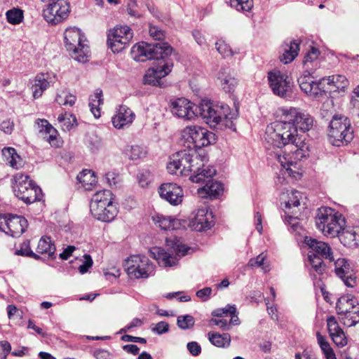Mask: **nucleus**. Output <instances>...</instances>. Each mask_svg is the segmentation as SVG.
Wrapping results in <instances>:
<instances>
[{
	"label": "nucleus",
	"instance_id": "1",
	"mask_svg": "<svg viewBox=\"0 0 359 359\" xmlns=\"http://www.w3.org/2000/svg\"><path fill=\"white\" fill-rule=\"evenodd\" d=\"M281 121L268 126L265 133V140L269 146L281 149L290 145L291 154L283 156L276 153L277 161L284 168L292 164L294 161H300L309 156L308 146L297 134L298 129L302 132L309 131L313 125V118L299 108L285 107L280 109Z\"/></svg>",
	"mask_w": 359,
	"mask_h": 359
},
{
	"label": "nucleus",
	"instance_id": "2",
	"mask_svg": "<svg viewBox=\"0 0 359 359\" xmlns=\"http://www.w3.org/2000/svg\"><path fill=\"white\" fill-rule=\"evenodd\" d=\"M172 50L168 43L161 41L152 44L141 41L133 46L131 53L134 60L139 62L148 60L157 61V64L145 74L144 83L161 86V79L171 72L173 66L172 60L168 58Z\"/></svg>",
	"mask_w": 359,
	"mask_h": 359
},
{
	"label": "nucleus",
	"instance_id": "3",
	"mask_svg": "<svg viewBox=\"0 0 359 359\" xmlns=\"http://www.w3.org/2000/svg\"><path fill=\"white\" fill-rule=\"evenodd\" d=\"M196 115L198 114L210 128H215L222 124L231 127L232 120L238 116V109L231 112L227 104L215 102L209 100H202L196 107Z\"/></svg>",
	"mask_w": 359,
	"mask_h": 359
},
{
	"label": "nucleus",
	"instance_id": "4",
	"mask_svg": "<svg viewBox=\"0 0 359 359\" xmlns=\"http://www.w3.org/2000/svg\"><path fill=\"white\" fill-rule=\"evenodd\" d=\"M187 149L179 151L170 156L167 169L170 174L187 175L194 170L195 166H201L202 161L206 160L205 156L198 154L196 150L187 145Z\"/></svg>",
	"mask_w": 359,
	"mask_h": 359
},
{
	"label": "nucleus",
	"instance_id": "5",
	"mask_svg": "<svg viewBox=\"0 0 359 359\" xmlns=\"http://www.w3.org/2000/svg\"><path fill=\"white\" fill-rule=\"evenodd\" d=\"M317 228L331 238L338 237L346 225L344 216L333 208H318L315 217Z\"/></svg>",
	"mask_w": 359,
	"mask_h": 359
},
{
	"label": "nucleus",
	"instance_id": "6",
	"mask_svg": "<svg viewBox=\"0 0 359 359\" xmlns=\"http://www.w3.org/2000/svg\"><path fill=\"white\" fill-rule=\"evenodd\" d=\"M353 138L351 120L341 114L333 116L328 129L330 142L335 147L346 145Z\"/></svg>",
	"mask_w": 359,
	"mask_h": 359
},
{
	"label": "nucleus",
	"instance_id": "7",
	"mask_svg": "<svg viewBox=\"0 0 359 359\" xmlns=\"http://www.w3.org/2000/svg\"><path fill=\"white\" fill-rule=\"evenodd\" d=\"M13 192L26 204L40 201L43 198L41 189L27 175L19 172L14 176Z\"/></svg>",
	"mask_w": 359,
	"mask_h": 359
},
{
	"label": "nucleus",
	"instance_id": "8",
	"mask_svg": "<svg viewBox=\"0 0 359 359\" xmlns=\"http://www.w3.org/2000/svg\"><path fill=\"white\" fill-rule=\"evenodd\" d=\"M85 36L76 27L66 29L64 33L65 46L76 60L85 62L88 60V47L83 43Z\"/></svg>",
	"mask_w": 359,
	"mask_h": 359
},
{
	"label": "nucleus",
	"instance_id": "9",
	"mask_svg": "<svg viewBox=\"0 0 359 359\" xmlns=\"http://www.w3.org/2000/svg\"><path fill=\"white\" fill-rule=\"evenodd\" d=\"M182 137L195 150L214 144L216 141L215 133L198 126H187L182 132Z\"/></svg>",
	"mask_w": 359,
	"mask_h": 359
},
{
	"label": "nucleus",
	"instance_id": "10",
	"mask_svg": "<svg viewBox=\"0 0 359 359\" xmlns=\"http://www.w3.org/2000/svg\"><path fill=\"white\" fill-rule=\"evenodd\" d=\"M128 274L135 278H147L154 273L155 266L145 255H131L126 260Z\"/></svg>",
	"mask_w": 359,
	"mask_h": 359
},
{
	"label": "nucleus",
	"instance_id": "11",
	"mask_svg": "<svg viewBox=\"0 0 359 359\" xmlns=\"http://www.w3.org/2000/svg\"><path fill=\"white\" fill-rule=\"evenodd\" d=\"M133 36V33L128 26H117L109 31L108 46L114 53H119L129 44Z\"/></svg>",
	"mask_w": 359,
	"mask_h": 359
},
{
	"label": "nucleus",
	"instance_id": "12",
	"mask_svg": "<svg viewBox=\"0 0 359 359\" xmlns=\"http://www.w3.org/2000/svg\"><path fill=\"white\" fill-rule=\"evenodd\" d=\"M43 9L45 20L52 25H57L66 20L70 13V6L67 0H50Z\"/></svg>",
	"mask_w": 359,
	"mask_h": 359
},
{
	"label": "nucleus",
	"instance_id": "13",
	"mask_svg": "<svg viewBox=\"0 0 359 359\" xmlns=\"http://www.w3.org/2000/svg\"><path fill=\"white\" fill-rule=\"evenodd\" d=\"M268 81L273 94L283 98L291 96L293 83L287 75L280 71L269 72Z\"/></svg>",
	"mask_w": 359,
	"mask_h": 359
},
{
	"label": "nucleus",
	"instance_id": "14",
	"mask_svg": "<svg viewBox=\"0 0 359 359\" xmlns=\"http://www.w3.org/2000/svg\"><path fill=\"white\" fill-rule=\"evenodd\" d=\"M306 72L307 74H304L298 79L301 90L306 95L315 98L325 95L327 91L325 86V77L316 82L311 76V72L308 70Z\"/></svg>",
	"mask_w": 359,
	"mask_h": 359
},
{
	"label": "nucleus",
	"instance_id": "15",
	"mask_svg": "<svg viewBox=\"0 0 359 359\" xmlns=\"http://www.w3.org/2000/svg\"><path fill=\"white\" fill-rule=\"evenodd\" d=\"M169 107L172 114L178 118L191 120L196 116L197 106L184 97L171 100Z\"/></svg>",
	"mask_w": 359,
	"mask_h": 359
},
{
	"label": "nucleus",
	"instance_id": "16",
	"mask_svg": "<svg viewBox=\"0 0 359 359\" xmlns=\"http://www.w3.org/2000/svg\"><path fill=\"white\" fill-rule=\"evenodd\" d=\"M334 272L347 287H354L356 278L354 276L353 265L349 260L339 258L334 261Z\"/></svg>",
	"mask_w": 359,
	"mask_h": 359
},
{
	"label": "nucleus",
	"instance_id": "17",
	"mask_svg": "<svg viewBox=\"0 0 359 359\" xmlns=\"http://www.w3.org/2000/svg\"><path fill=\"white\" fill-rule=\"evenodd\" d=\"M90 210L95 218L98 220L109 222L117 215L118 210L114 203H90Z\"/></svg>",
	"mask_w": 359,
	"mask_h": 359
},
{
	"label": "nucleus",
	"instance_id": "18",
	"mask_svg": "<svg viewBox=\"0 0 359 359\" xmlns=\"http://www.w3.org/2000/svg\"><path fill=\"white\" fill-rule=\"evenodd\" d=\"M158 193L162 198L173 205L181 203L184 196L182 189L175 183L161 184L158 189Z\"/></svg>",
	"mask_w": 359,
	"mask_h": 359
},
{
	"label": "nucleus",
	"instance_id": "19",
	"mask_svg": "<svg viewBox=\"0 0 359 359\" xmlns=\"http://www.w3.org/2000/svg\"><path fill=\"white\" fill-rule=\"evenodd\" d=\"M304 243L311 249L310 252L320 256L330 262L334 261L332 248L327 243L307 236L304 239Z\"/></svg>",
	"mask_w": 359,
	"mask_h": 359
},
{
	"label": "nucleus",
	"instance_id": "20",
	"mask_svg": "<svg viewBox=\"0 0 359 359\" xmlns=\"http://www.w3.org/2000/svg\"><path fill=\"white\" fill-rule=\"evenodd\" d=\"M213 225L212 213H208V210L205 208L198 209L191 221V227L197 231L208 230Z\"/></svg>",
	"mask_w": 359,
	"mask_h": 359
},
{
	"label": "nucleus",
	"instance_id": "21",
	"mask_svg": "<svg viewBox=\"0 0 359 359\" xmlns=\"http://www.w3.org/2000/svg\"><path fill=\"white\" fill-rule=\"evenodd\" d=\"M327 329L333 342L339 347H344L348 343L347 337L333 316L327 318Z\"/></svg>",
	"mask_w": 359,
	"mask_h": 359
},
{
	"label": "nucleus",
	"instance_id": "22",
	"mask_svg": "<svg viewBox=\"0 0 359 359\" xmlns=\"http://www.w3.org/2000/svg\"><path fill=\"white\" fill-rule=\"evenodd\" d=\"M6 234L12 237L20 236L27 229L28 222L23 216L8 214Z\"/></svg>",
	"mask_w": 359,
	"mask_h": 359
},
{
	"label": "nucleus",
	"instance_id": "23",
	"mask_svg": "<svg viewBox=\"0 0 359 359\" xmlns=\"http://www.w3.org/2000/svg\"><path fill=\"white\" fill-rule=\"evenodd\" d=\"M54 81L48 73H39L34 77L32 86V95L34 99H38L42 96L44 91L46 90Z\"/></svg>",
	"mask_w": 359,
	"mask_h": 359
},
{
	"label": "nucleus",
	"instance_id": "24",
	"mask_svg": "<svg viewBox=\"0 0 359 359\" xmlns=\"http://www.w3.org/2000/svg\"><path fill=\"white\" fill-rule=\"evenodd\" d=\"M345 247L357 248L359 246V226L346 225L337 237Z\"/></svg>",
	"mask_w": 359,
	"mask_h": 359
},
{
	"label": "nucleus",
	"instance_id": "25",
	"mask_svg": "<svg viewBox=\"0 0 359 359\" xmlns=\"http://www.w3.org/2000/svg\"><path fill=\"white\" fill-rule=\"evenodd\" d=\"M299 51V43L295 40L286 39L280 47V60L284 64H289L296 58Z\"/></svg>",
	"mask_w": 359,
	"mask_h": 359
},
{
	"label": "nucleus",
	"instance_id": "26",
	"mask_svg": "<svg viewBox=\"0 0 359 359\" xmlns=\"http://www.w3.org/2000/svg\"><path fill=\"white\" fill-rule=\"evenodd\" d=\"M202 161L201 166H195L194 174L190 176V180L194 183H210L216 174V170L210 165H205Z\"/></svg>",
	"mask_w": 359,
	"mask_h": 359
},
{
	"label": "nucleus",
	"instance_id": "27",
	"mask_svg": "<svg viewBox=\"0 0 359 359\" xmlns=\"http://www.w3.org/2000/svg\"><path fill=\"white\" fill-rule=\"evenodd\" d=\"M135 115L126 105H121L117 114L112 117V123L116 128L121 129L125 126L130 125L133 121Z\"/></svg>",
	"mask_w": 359,
	"mask_h": 359
},
{
	"label": "nucleus",
	"instance_id": "28",
	"mask_svg": "<svg viewBox=\"0 0 359 359\" xmlns=\"http://www.w3.org/2000/svg\"><path fill=\"white\" fill-rule=\"evenodd\" d=\"M149 252L151 256L163 266H173L178 263L177 257L172 256L162 248L154 247L149 250Z\"/></svg>",
	"mask_w": 359,
	"mask_h": 359
},
{
	"label": "nucleus",
	"instance_id": "29",
	"mask_svg": "<svg viewBox=\"0 0 359 359\" xmlns=\"http://www.w3.org/2000/svg\"><path fill=\"white\" fill-rule=\"evenodd\" d=\"M223 184L217 181L212 180L203 187L198 189V194L201 198H217L223 193Z\"/></svg>",
	"mask_w": 359,
	"mask_h": 359
},
{
	"label": "nucleus",
	"instance_id": "30",
	"mask_svg": "<svg viewBox=\"0 0 359 359\" xmlns=\"http://www.w3.org/2000/svg\"><path fill=\"white\" fill-rule=\"evenodd\" d=\"M39 126L40 128L39 132L44 135L43 138L48 142L52 147H59L60 140L57 137V130L45 119L40 120Z\"/></svg>",
	"mask_w": 359,
	"mask_h": 359
},
{
	"label": "nucleus",
	"instance_id": "31",
	"mask_svg": "<svg viewBox=\"0 0 359 359\" xmlns=\"http://www.w3.org/2000/svg\"><path fill=\"white\" fill-rule=\"evenodd\" d=\"M356 306H359L357 300L351 295H344L339 297L337 302L336 310L340 318L344 317Z\"/></svg>",
	"mask_w": 359,
	"mask_h": 359
},
{
	"label": "nucleus",
	"instance_id": "32",
	"mask_svg": "<svg viewBox=\"0 0 359 359\" xmlns=\"http://www.w3.org/2000/svg\"><path fill=\"white\" fill-rule=\"evenodd\" d=\"M212 316L219 318H222L224 316L231 317V319L229 322V324L231 326L232 325H238L241 323L238 317V312L235 305L228 304L224 308L214 310L212 312Z\"/></svg>",
	"mask_w": 359,
	"mask_h": 359
},
{
	"label": "nucleus",
	"instance_id": "33",
	"mask_svg": "<svg viewBox=\"0 0 359 359\" xmlns=\"http://www.w3.org/2000/svg\"><path fill=\"white\" fill-rule=\"evenodd\" d=\"M55 246L50 236H43L39 241L36 253L47 255L52 259L55 258Z\"/></svg>",
	"mask_w": 359,
	"mask_h": 359
},
{
	"label": "nucleus",
	"instance_id": "34",
	"mask_svg": "<svg viewBox=\"0 0 359 359\" xmlns=\"http://www.w3.org/2000/svg\"><path fill=\"white\" fill-rule=\"evenodd\" d=\"M103 94L102 90L97 88L95 90L93 95L90 96L89 107L90 111L96 118L101 116L100 106L103 104Z\"/></svg>",
	"mask_w": 359,
	"mask_h": 359
},
{
	"label": "nucleus",
	"instance_id": "35",
	"mask_svg": "<svg viewBox=\"0 0 359 359\" xmlns=\"http://www.w3.org/2000/svg\"><path fill=\"white\" fill-rule=\"evenodd\" d=\"M208 335L210 343L218 348H226L230 346L231 339L229 333L210 332Z\"/></svg>",
	"mask_w": 359,
	"mask_h": 359
},
{
	"label": "nucleus",
	"instance_id": "36",
	"mask_svg": "<svg viewBox=\"0 0 359 359\" xmlns=\"http://www.w3.org/2000/svg\"><path fill=\"white\" fill-rule=\"evenodd\" d=\"M156 224L163 230H174L178 228L180 224L179 220L172 218V217L157 215L154 218Z\"/></svg>",
	"mask_w": 359,
	"mask_h": 359
},
{
	"label": "nucleus",
	"instance_id": "37",
	"mask_svg": "<svg viewBox=\"0 0 359 359\" xmlns=\"http://www.w3.org/2000/svg\"><path fill=\"white\" fill-rule=\"evenodd\" d=\"M57 121L64 131H69L78 124L75 115L69 113L60 114Z\"/></svg>",
	"mask_w": 359,
	"mask_h": 359
},
{
	"label": "nucleus",
	"instance_id": "38",
	"mask_svg": "<svg viewBox=\"0 0 359 359\" xmlns=\"http://www.w3.org/2000/svg\"><path fill=\"white\" fill-rule=\"evenodd\" d=\"M325 82L330 86H334L338 90L344 89L348 84V81L345 76L337 74L325 78Z\"/></svg>",
	"mask_w": 359,
	"mask_h": 359
},
{
	"label": "nucleus",
	"instance_id": "39",
	"mask_svg": "<svg viewBox=\"0 0 359 359\" xmlns=\"http://www.w3.org/2000/svg\"><path fill=\"white\" fill-rule=\"evenodd\" d=\"M15 254L20 256L32 257L36 260L41 259L40 255L32 250L29 240L25 241L20 245V248L16 250Z\"/></svg>",
	"mask_w": 359,
	"mask_h": 359
},
{
	"label": "nucleus",
	"instance_id": "40",
	"mask_svg": "<svg viewBox=\"0 0 359 359\" xmlns=\"http://www.w3.org/2000/svg\"><path fill=\"white\" fill-rule=\"evenodd\" d=\"M308 259L310 264L315 270V271H316L318 274H322L324 272L325 269V264L323 261L324 258L309 252Z\"/></svg>",
	"mask_w": 359,
	"mask_h": 359
},
{
	"label": "nucleus",
	"instance_id": "41",
	"mask_svg": "<svg viewBox=\"0 0 359 359\" xmlns=\"http://www.w3.org/2000/svg\"><path fill=\"white\" fill-rule=\"evenodd\" d=\"M113 194L109 190H102L97 191L93 196L91 203H95L97 205L100 203H113Z\"/></svg>",
	"mask_w": 359,
	"mask_h": 359
},
{
	"label": "nucleus",
	"instance_id": "42",
	"mask_svg": "<svg viewBox=\"0 0 359 359\" xmlns=\"http://www.w3.org/2000/svg\"><path fill=\"white\" fill-rule=\"evenodd\" d=\"M230 6L238 11L249 12L253 8V0H229Z\"/></svg>",
	"mask_w": 359,
	"mask_h": 359
},
{
	"label": "nucleus",
	"instance_id": "43",
	"mask_svg": "<svg viewBox=\"0 0 359 359\" xmlns=\"http://www.w3.org/2000/svg\"><path fill=\"white\" fill-rule=\"evenodd\" d=\"M222 89L227 93L233 94L238 85V80L231 75H226L221 81Z\"/></svg>",
	"mask_w": 359,
	"mask_h": 359
},
{
	"label": "nucleus",
	"instance_id": "44",
	"mask_svg": "<svg viewBox=\"0 0 359 359\" xmlns=\"http://www.w3.org/2000/svg\"><path fill=\"white\" fill-rule=\"evenodd\" d=\"M76 100V97L75 95L67 93L66 91H62L60 94H57L55 98V101L60 105L64 106H73Z\"/></svg>",
	"mask_w": 359,
	"mask_h": 359
},
{
	"label": "nucleus",
	"instance_id": "45",
	"mask_svg": "<svg viewBox=\"0 0 359 359\" xmlns=\"http://www.w3.org/2000/svg\"><path fill=\"white\" fill-rule=\"evenodd\" d=\"M341 321L344 325L351 327L359 323V306H356V307L350 311L346 316L344 317H341Z\"/></svg>",
	"mask_w": 359,
	"mask_h": 359
},
{
	"label": "nucleus",
	"instance_id": "46",
	"mask_svg": "<svg viewBox=\"0 0 359 359\" xmlns=\"http://www.w3.org/2000/svg\"><path fill=\"white\" fill-rule=\"evenodd\" d=\"M285 224L290 226L291 231L299 233V231L302 229V227L299 223L298 216L294 215L292 212L290 211L285 212Z\"/></svg>",
	"mask_w": 359,
	"mask_h": 359
},
{
	"label": "nucleus",
	"instance_id": "47",
	"mask_svg": "<svg viewBox=\"0 0 359 359\" xmlns=\"http://www.w3.org/2000/svg\"><path fill=\"white\" fill-rule=\"evenodd\" d=\"M126 155L131 160H138L146 156L147 151L141 146L133 145L127 149Z\"/></svg>",
	"mask_w": 359,
	"mask_h": 359
},
{
	"label": "nucleus",
	"instance_id": "48",
	"mask_svg": "<svg viewBox=\"0 0 359 359\" xmlns=\"http://www.w3.org/2000/svg\"><path fill=\"white\" fill-rule=\"evenodd\" d=\"M6 18L12 25L20 24L23 19V11L19 8H12L6 12Z\"/></svg>",
	"mask_w": 359,
	"mask_h": 359
},
{
	"label": "nucleus",
	"instance_id": "49",
	"mask_svg": "<svg viewBox=\"0 0 359 359\" xmlns=\"http://www.w3.org/2000/svg\"><path fill=\"white\" fill-rule=\"evenodd\" d=\"M77 180L84 186L93 185L96 183L94 172L90 170H84L77 175Z\"/></svg>",
	"mask_w": 359,
	"mask_h": 359
},
{
	"label": "nucleus",
	"instance_id": "50",
	"mask_svg": "<svg viewBox=\"0 0 359 359\" xmlns=\"http://www.w3.org/2000/svg\"><path fill=\"white\" fill-rule=\"evenodd\" d=\"M319 55L320 51L318 48L315 47L311 48L310 50L304 56V60L303 61L304 66L306 69V70H311L310 65H312L313 62L316 61Z\"/></svg>",
	"mask_w": 359,
	"mask_h": 359
},
{
	"label": "nucleus",
	"instance_id": "51",
	"mask_svg": "<svg viewBox=\"0 0 359 359\" xmlns=\"http://www.w3.org/2000/svg\"><path fill=\"white\" fill-rule=\"evenodd\" d=\"M195 323L192 316L187 314L177 317V325L182 330H188L194 327Z\"/></svg>",
	"mask_w": 359,
	"mask_h": 359
},
{
	"label": "nucleus",
	"instance_id": "52",
	"mask_svg": "<svg viewBox=\"0 0 359 359\" xmlns=\"http://www.w3.org/2000/svg\"><path fill=\"white\" fill-rule=\"evenodd\" d=\"M152 175L149 170H140L137 175V180L142 187H145L152 181Z\"/></svg>",
	"mask_w": 359,
	"mask_h": 359
},
{
	"label": "nucleus",
	"instance_id": "53",
	"mask_svg": "<svg viewBox=\"0 0 359 359\" xmlns=\"http://www.w3.org/2000/svg\"><path fill=\"white\" fill-rule=\"evenodd\" d=\"M215 46L217 51L223 56L228 57L232 55L233 53L229 45L224 41L219 39L215 43Z\"/></svg>",
	"mask_w": 359,
	"mask_h": 359
},
{
	"label": "nucleus",
	"instance_id": "54",
	"mask_svg": "<svg viewBox=\"0 0 359 359\" xmlns=\"http://www.w3.org/2000/svg\"><path fill=\"white\" fill-rule=\"evenodd\" d=\"M300 192L297 191H292L291 193V196H290L289 200L285 203V208L290 210L292 207H298L300 205Z\"/></svg>",
	"mask_w": 359,
	"mask_h": 359
},
{
	"label": "nucleus",
	"instance_id": "55",
	"mask_svg": "<svg viewBox=\"0 0 359 359\" xmlns=\"http://www.w3.org/2000/svg\"><path fill=\"white\" fill-rule=\"evenodd\" d=\"M84 262L82 264H81L79 267V271L81 274H84L86 273L88 269L93 266V262L90 257V255L88 254H85L84 256Z\"/></svg>",
	"mask_w": 359,
	"mask_h": 359
},
{
	"label": "nucleus",
	"instance_id": "56",
	"mask_svg": "<svg viewBox=\"0 0 359 359\" xmlns=\"http://www.w3.org/2000/svg\"><path fill=\"white\" fill-rule=\"evenodd\" d=\"M323 353H324L326 359H337L336 355L331 348L330 344L327 342L323 343L322 345L320 346Z\"/></svg>",
	"mask_w": 359,
	"mask_h": 359
},
{
	"label": "nucleus",
	"instance_id": "57",
	"mask_svg": "<svg viewBox=\"0 0 359 359\" xmlns=\"http://www.w3.org/2000/svg\"><path fill=\"white\" fill-rule=\"evenodd\" d=\"M151 330L158 334L166 333L169 330V324L165 321H161L156 324L155 327L151 328Z\"/></svg>",
	"mask_w": 359,
	"mask_h": 359
},
{
	"label": "nucleus",
	"instance_id": "58",
	"mask_svg": "<svg viewBox=\"0 0 359 359\" xmlns=\"http://www.w3.org/2000/svg\"><path fill=\"white\" fill-rule=\"evenodd\" d=\"M187 349L193 356H198L201 353V347L196 341L189 342L187 345Z\"/></svg>",
	"mask_w": 359,
	"mask_h": 359
},
{
	"label": "nucleus",
	"instance_id": "59",
	"mask_svg": "<svg viewBox=\"0 0 359 359\" xmlns=\"http://www.w3.org/2000/svg\"><path fill=\"white\" fill-rule=\"evenodd\" d=\"M210 322L213 325L219 326L223 331H228L231 328L229 322L226 319L212 318Z\"/></svg>",
	"mask_w": 359,
	"mask_h": 359
},
{
	"label": "nucleus",
	"instance_id": "60",
	"mask_svg": "<svg viewBox=\"0 0 359 359\" xmlns=\"http://www.w3.org/2000/svg\"><path fill=\"white\" fill-rule=\"evenodd\" d=\"M1 130L6 134H11L14 129V123L11 118L4 120L0 124Z\"/></svg>",
	"mask_w": 359,
	"mask_h": 359
},
{
	"label": "nucleus",
	"instance_id": "61",
	"mask_svg": "<svg viewBox=\"0 0 359 359\" xmlns=\"http://www.w3.org/2000/svg\"><path fill=\"white\" fill-rule=\"evenodd\" d=\"M149 34L155 40L161 41L164 38V32L156 26H150Z\"/></svg>",
	"mask_w": 359,
	"mask_h": 359
},
{
	"label": "nucleus",
	"instance_id": "62",
	"mask_svg": "<svg viewBox=\"0 0 359 359\" xmlns=\"http://www.w3.org/2000/svg\"><path fill=\"white\" fill-rule=\"evenodd\" d=\"M137 6V4L136 0H129L127 11L130 15L135 18H140L142 15L135 9Z\"/></svg>",
	"mask_w": 359,
	"mask_h": 359
},
{
	"label": "nucleus",
	"instance_id": "63",
	"mask_svg": "<svg viewBox=\"0 0 359 359\" xmlns=\"http://www.w3.org/2000/svg\"><path fill=\"white\" fill-rule=\"evenodd\" d=\"M212 289L211 287H206L201 290H199L196 292L197 297L200 298L202 301H207L211 294Z\"/></svg>",
	"mask_w": 359,
	"mask_h": 359
},
{
	"label": "nucleus",
	"instance_id": "64",
	"mask_svg": "<svg viewBox=\"0 0 359 359\" xmlns=\"http://www.w3.org/2000/svg\"><path fill=\"white\" fill-rule=\"evenodd\" d=\"M93 356L96 359H110L111 353L104 349H96L93 351Z\"/></svg>",
	"mask_w": 359,
	"mask_h": 359
}]
</instances>
